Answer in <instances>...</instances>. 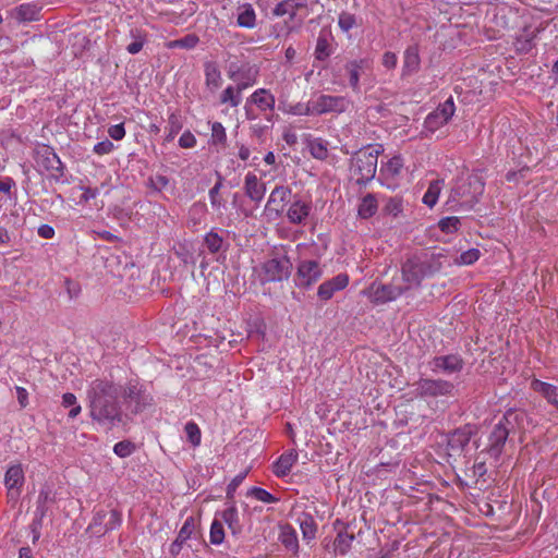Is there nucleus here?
<instances>
[{
	"label": "nucleus",
	"instance_id": "5",
	"mask_svg": "<svg viewBox=\"0 0 558 558\" xmlns=\"http://www.w3.org/2000/svg\"><path fill=\"white\" fill-rule=\"evenodd\" d=\"M35 162L40 169L50 172V178L60 181L63 177L64 167L53 148L48 145H40L35 150Z\"/></svg>",
	"mask_w": 558,
	"mask_h": 558
},
{
	"label": "nucleus",
	"instance_id": "55",
	"mask_svg": "<svg viewBox=\"0 0 558 558\" xmlns=\"http://www.w3.org/2000/svg\"><path fill=\"white\" fill-rule=\"evenodd\" d=\"M183 128V123L181 121V117L177 113H171L168 119V130L171 133L178 134Z\"/></svg>",
	"mask_w": 558,
	"mask_h": 558
},
{
	"label": "nucleus",
	"instance_id": "32",
	"mask_svg": "<svg viewBox=\"0 0 558 558\" xmlns=\"http://www.w3.org/2000/svg\"><path fill=\"white\" fill-rule=\"evenodd\" d=\"M204 243L211 254H216L220 251H227L229 246L225 238L215 230L209 231L205 235Z\"/></svg>",
	"mask_w": 558,
	"mask_h": 558
},
{
	"label": "nucleus",
	"instance_id": "14",
	"mask_svg": "<svg viewBox=\"0 0 558 558\" xmlns=\"http://www.w3.org/2000/svg\"><path fill=\"white\" fill-rule=\"evenodd\" d=\"M454 112L453 100L449 98L445 101L441 108H438L435 112L427 116L425 123L428 128L441 125L448 122Z\"/></svg>",
	"mask_w": 558,
	"mask_h": 558
},
{
	"label": "nucleus",
	"instance_id": "25",
	"mask_svg": "<svg viewBox=\"0 0 558 558\" xmlns=\"http://www.w3.org/2000/svg\"><path fill=\"white\" fill-rule=\"evenodd\" d=\"M298 453L295 451H290L288 453L282 454L272 466L274 473L278 477H284L287 476L293 464L296 462Z\"/></svg>",
	"mask_w": 558,
	"mask_h": 558
},
{
	"label": "nucleus",
	"instance_id": "61",
	"mask_svg": "<svg viewBox=\"0 0 558 558\" xmlns=\"http://www.w3.org/2000/svg\"><path fill=\"white\" fill-rule=\"evenodd\" d=\"M108 134L116 141L122 140L125 136V129L123 123L111 125L108 130Z\"/></svg>",
	"mask_w": 558,
	"mask_h": 558
},
{
	"label": "nucleus",
	"instance_id": "2",
	"mask_svg": "<svg viewBox=\"0 0 558 558\" xmlns=\"http://www.w3.org/2000/svg\"><path fill=\"white\" fill-rule=\"evenodd\" d=\"M442 254L414 255L408 258L401 267L402 279L409 287H420L423 279L432 277L442 268Z\"/></svg>",
	"mask_w": 558,
	"mask_h": 558
},
{
	"label": "nucleus",
	"instance_id": "37",
	"mask_svg": "<svg viewBox=\"0 0 558 558\" xmlns=\"http://www.w3.org/2000/svg\"><path fill=\"white\" fill-rule=\"evenodd\" d=\"M275 16L289 15V20L293 21L296 16L295 0H283L279 2L272 10Z\"/></svg>",
	"mask_w": 558,
	"mask_h": 558
},
{
	"label": "nucleus",
	"instance_id": "28",
	"mask_svg": "<svg viewBox=\"0 0 558 558\" xmlns=\"http://www.w3.org/2000/svg\"><path fill=\"white\" fill-rule=\"evenodd\" d=\"M236 24L243 28H254L256 25V13L251 3L241 4L238 8Z\"/></svg>",
	"mask_w": 558,
	"mask_h": 558
},
{
	"label": "nucleus",
	"instance_id": "47",
	"mask_svg": "<svg viewBox=\"0 0 558 558\" xmlns=\"http://www.w3.org/2000/svg\"><path fill=\"white\" fill-rule=\"evenodd\" d=\"M211 142L215 145H226L227 134L226 129L220 122H214L211 124Z\"/></svg>",
	"mask_w": 558,
	"mask_h": 558
},
{
	"label": "nucleus",
	"instance_id": "4",
	"mask_svg": "<svg viewBox=\"0 0 558 558\" xmlns=\"http://www.w3.org/2000/svg\"><path fill=\"white\" fill-rule=\"evenodd\" d=\"M350 101L343 96L320 95L316 100L310 101L302 113L325 114V113H342L349 108Z\"/></svg>",
	"mask_w": 558,
	"mask_h": 558
},
{
	"label": "nucleus",
	"instance_id": "9",
	"mask_svg": "<svg viewBox=\"0 0 558 558\" xmlns=\"http://www.w3.org/2000/svg\"><path fill=\"white\" fill-rule=\"evenodd\" d=\"M518 414L513 411L507 412L501 421L495 426L493 435H490V456L500 451V447L505 444L510 429L508 425L511 420L517 418Z\"/></svg>",
	"mask_w": 558,
	"mask_h": 558
},
{
	"label": "nucleus",
	"instance_id": "11",
	"mask_svg": "<svg viewBox=\"0 0 558 558\" xmlns=\"http://www.w3.org/2000/svg\"><path fill=\"white\" fill-rule=\"evenodd\" d=\"M471 434L469 427L458 428L450 433L447 440L448 456H460L463 448L469 444Z\"/></svg>",
	"mask_w": 558,
	"mask_h": 558
},
{
	"label": "nucleus",
	"instance_id": "1",
	"mask_svg": "<svg viewBox=\"0 0 558 558\" xmlns=\"http://www.w3.org/2000/svg\"><path fill=\"white\" fill-rule=\"evenodd\" d=\"M121 395V386L107 379H95L87 390L92 420L107 429L125 425L128 416L120 403Z\"/></svg>",
	"mask_w": 558,
	"mask_h": 558
},
{
	"label": "nucleus",
	"instance_id": "22",
	"mask_svg": "<svg viewBox=\"0 0 558 558\" xmlns=\"http://www.w3.org/2000/svg\"><path fill=\"white\" fill-rule=\"evenodd\" d=\"M434 365L446 373H456L462 369L463 361L459 355L450 354L435 357Z\"/></svg>",
	"mask_w": 558,
	"mask_h": 558
},
{
	"label": "nucleus",
	"instance_id": "62",
	"mask_svg": "<svg viewBox=\"0 0 558 558\" xmlns=\"http://www.w3.org/2000/svg\"><path fill=\"white\" fill-rule=\"evenodd\" d=\"M112 149H113V144H112V142H110L109 140H105V141H102V142H99V143H97V144L94 146V151H95L97 155H105V154H109Z\"/></svg>",
	"mask_w": 558,
	"mask_h": 558
},
{
	"label": "nucleus",
	"instance_id": "27",
	"mask_svg": "<svg viewBox=\"0 0 558 558\" xmlns=\"http://www.w3.org/2000/svg\"><path fill=\"white\" fill-rule=\"evenodd\" d=\"M535 29L531 27H524L515 37L514 47L519 52H529L535 41Z\"/></svg>",
	"mask_w": 558,
	"mask_h": 558
},
{
	"label": "nucleus",
	"instance_id": "51",
	"mask_svg": "<svg viewBox=\"0 0 558 558\" xmlns=\"http://www.w3.org/2000/svg\"><path fill=\"white\" fill-rule=\"evenodd\" d=\"M356 21L353 14L348 12H342L339 14L338 25L343 32H349L353 26H355Z\"/></svg>",
	"mask_w": 558,
	"mask_h": 558
},
{
	"label": "nucleus",
	"instance_id": "40",
	"mask_svg": "<svg viewBox=\"0 0 558 558\" xmlns=\"http://www.w3.org/2000/svg\"><path fill=\"white\" fill-rule=\"evenodd\" d=\"M441 182L442 181H439V180L430 182L426 193L423 196V203L425 205L433 207L437 203V199H438V196H439V193L441 190V186H440Z\"/></svg>",
	"mask_w": 558,
	"mask_h": 558
},
{
	"label": "nucleus",
	"instance_id": "21",
	"mask_svg": "<svg viewBox=\"0 0 558 558\" xmlns=\"http://www.w3.org/2000/svg\"><path fill=\"white\" fill-rule=\"evenodd\" d=\"M54 501L56 496L52 488L49 485H44L38 494L35 515L44 518L50 505H52Z\"/></svg>",
	"mask_w": 558,
	"mask_h": 558
},
{
	"label": "nucleus",
	"instance_id": "18",
	"mask_svg": "<svg viewBox=\"0 0 558 558\" xmlns=\"http://www.w3.org/2000/svg\"><path fill=\"white\" fill-rule=\"evenodd\" d=\"M40 9L34 3H23L10 11V16L19 23L37 21Z\"/></svg>",
	"mask_w": 558,
	"mask_h": 558
},
{
	"label": "nucleus",
	"instance_id": "53",
	"mask_svg": "<svg viewBox=\"0 0 558 558\" xmlns=\"http://www.w3.org/2000/svg\"><path fill=\"white\" fill-rule=\"evenodd\" d=\"M247 474V471L236 475L227 486V498L229 500H232L234 497V493L238 488V486L242 483V481L245 478Z\"/></svg>",
	"mask_w": 558,
	"mask_h": 558
},
{
	"label": "nucleus",
	"instance_id": "42",
	"mask_svg": "<svg viewBox=\"0 0 558 558\" xmlns=\"http://www.w3.org/2000/svg\"><path fill=\"white\" fill-rule=\"evenodd\" d=\"M187 441L193 446L197 447L201 445L202 433L198 425L195 422H187L184 426Z\"/></svg>",
	"mask_w": 558,
	"mask_h": 558
},
{
	"label": "nucleus",
	"instance_id": "45",
	"mask_svg": "<svg viewBox=\"0 0 558 558\" xmlns=\"http://www.w3.org/2000/svg\"><path fill=\"white\" fill-rule=\"evenodd\" d=\"M247 496H251V497H253L259 501L266 502V504H272V502L278 501V498H276L269 492H267L266 489L260 488V487H252L247 492Z\"/></svg>",
	"mask_w": 558,
	"mask_h": 558
},
{
	"label": "nucleus",
	"instance_id": "54",
	"mask_svg": "<svg viewBox=\"0 0 558 558\" xmlns=\"http://www.w3.org/2000/svg\"><path fill=\"white\" fill-rule=\"evenodd\" d=\"M480 257V251L476 248H471L463 252L459 257V263L462 265H471L476 262Z\"/></svg>",
	"mask_w": 558,
	"mask_h": 558
},
{
	"label": "nucleus",
	"instance_id": "23",
	"mask_svg": "<svg viewBox=\"0 0 558 558\" xmlns=\"http://www.w3.org/2000/svg\"><path fill=\"white\" fill-rule=\"evenodd\" d=\"M193 530H194V519L190 517L185 520L183 526L179 531L177 538L170 545V554L172 556L179 555V553L182 548V545L191 537Z\"/></svg>",
	"mask_w": 558,
	"mask_h": 558
},
{
	"label": "nucleus",
	"instance_id": "52",
	"mask_svg": "<svg viewBox=\"0 0 558 558\" xmlns=\"http://www.w3.org/2000/svg\"><path fill=\"white\" fill-rule=\"evenodd\" d=\"M221 186H222V178L219 175L216 184L209 190L210 204L217 208H219L222 205L221 198L219 197V191H220Z\"/></svg>",
	"mask_w": 558,
	"mask_h": 558
},
{
	"label": "nucleus",
	"instance_id": "7",
	"mask_svg": "<svg viewBox=\"0 0 558 558\" xmlns=\"http://www.w3.org/2000/svg\"><path fill=\"white\" fill-rule=\"evenodd\" d=\"M322 277V269L316 260H303L299 264L295 284L300 288H310Z\"/></svg>",
	"mask_w": 558,
	"mask_h": 558
},
{
	"label": "nucleus",
	"instance_id": "43",
	"mask_svg": "<svg viewBox=\"0 0 558 558\" xmlns=\"http://www.w3.org/2000/svg\"><path fill=\"white\" fill-rule=\"evenodd\" d=\"M353 539L354 536L352 534L347 532H339L335 539V549L338 550L341 555H344L351 547Z\"/></svg>",
	"mask_w": 558,
	"mask_h": 558
},
{
	"label": "nucleus",
	"instance_id": "8",
	"mask_svg": "<svg viewBox=\"0 0 558 558\" xmlns=\"http://www.w3.org/2000/svg\"><path fill=\"white\" fill-rule=\"evenodd\" d=\"M454 386L442 379H421L416 383V391L422 397H438L450 395Z\"/></svg>",
	"mask_w": 558,
	"mask_h": 558
},
{
	"label": "nucleus",
	"instance_id": "15",
	"mask_svg": "<svg viewBox=\"0 0 558 558\" xmlns=\"http://www.w3.org/2000/svg\"><path fill=\"white\" fill-rule=\"evenodd\" d=\"M244 190L251 201L259 203L264 198L266 185L259 181L256 174L248 172L245 177Z\"/></svg>",
	"mask_w": 558,
	"mask_h": 558
},
{
	"label": "nucleus",
	"instance_id": "63",
	"mask_svg": "<svg viewBox=\"0 0 558 558\" xmlns=\"http://www.w3.org/2000/svg\"><path fill=\"white\" fill-rule=\"evenodd\" d=\"M43 519L44 518H39V517L35 515V519L33 520V522L31 524V531L33 534V543H36L40 537V529H41V524H43Z\"/></svg>",
	"mask_w": 558,
	"mask_h": 558
},
{
	"label": "nucleus",
	"instance_id": "41",
	"mask_svg": "<svg viewBox=\"0 0 558 558\" xmlns=\"http://www.w3.org/2000/svg\"><path fill=\"white\" fill-rule=\"evenodd\" d=\"M439 229L447 234L459 231L461 227V219L456 216L445 217L438 221Z\"/></svg>",
	"mask_w": 558,
	"mask_h": 558
},
{
	"label": "nucleus",
	"instance_id": "33",
	"mask_svg": "<svg viewBox=\"0 0 558 558\" xmlns=\"http://www.w3.org/2000/svg\"><path fill=\"white\" fill-rule=\"evenodd\" d=\"M377 208V199L374 194L369 193L362 198L357 214L362 219H368L376 214Z\"/></svg>",
	"mask_w": 558,
	"mask_h": 558
},
{
	"label": "nucleus",
	"instance_id": "44",
	"mask_svg": "<svg viewBox=\"0 0 558 558\" xmlns=\"http://www.w3.org/2000/svg\"><path fill=\"white\" fill-rule=\"evenodd\" d=\"M311 155L319 160H324L328 156V149L322 140H314L308 143Z\"/></svg>",
	"mask_w": 558,
	"mask_h": 558
},
{
	"label": "nucleus",
	"instance_id": "30",
	"mask_svg": "<svg viewBox=\"0 0 558 558\" xmlns=\"http://www.w3.org/2000/svg\"><path fill=\"white\" fill-rule=\"evenodd\" d=\"M24 484V471L21 464L11 465L4 475L7 488H21Z\"/></svg>",
	"mask_w": 558,
	"mask_h": 558
},
{
	"label": "nucleus",
	"instance_id": "29",
	"mask_svg": "<svg viewBox=\"0 0 558 558\" xmlns=\"http://www.w3.org/2000/svg\"><path fill=\"white\" fill-rule=\"evenodd\" d=\"M298 522L300 523L302 535L305 541L310 542L316 537L317 524L312 514L302 512L298 518Z\"/></svg>",
	"mask_w": 558,
	"mask_h": 558
},
{
	"label": "nucleus",
	"instance_id": "38",
	"mask_svg": "<svg viewBox=\"0 0 558 558\" xmlns=\"http://www.w3.org/2000/svg\"><path fill=\"white\" fill-rule=\"evenodd\" d=\"M331 54V48L328 41L327 36L324 33H320L315 48V58L319 61H325Z\"/></svg>",
	"mask_w": 558,
	"mask_h": 558
},
{
	"label": "nucleus",
	"instance_id": "12",
	"mask_svg": "<svg viewBox=\"0 0 558 558\" xmlns=\"http://www.w3.org/2000/svg\"><path fill=\"white\" fill-rule=\"evenodd\" d=\"M408 288L402 287H396L391 284H379V286H372L373 290V301L377 304H384L390 301L396 300L400 295H402Z\"/></svg>",
	"mask_w": 558,
	"mask_h": 558
},
{
	"label": "nucleus",
	"instance_id": "59",
	"mask_svg": "<svg viewBox=\"0 0 558 558\" xmlns=\"http://www.w3.org/2000/svg\"><path fill=\"white\" fill-rule=\"evenodd\" d=\"M149 181H150V186L155 191H158V192H160L162 189H165L169 183L168 178L166 175H161V174H158L155 178H150Z\"/></svg>",
	"mask_w": 558,
	"mask_h": 558
},
{
	"label": "nucleus",
	"instance_id": "58",
	"mask_svg": "<svg viewBox=\"0 0 558 558\" xmlns=\"http://www.w3.org/2000/svg\"><path fill=\"white\" fill-rule=\"evenodd\" d=\"M179 145L182 148H192L196 145V138L190 131H186L180 136Z\"/></svg>",
	"mask_w": 558,
	"mask_h": 558
},
{
	"label": "nucleus",
	"instance_id": "60",
	"mask_svg": "<svg viewBox=\"0 0 558 558\" xmlns=\"http://www.w3.org/2000/svg\"><path fill=\"white\" fill-rule=\"evenodd\" d=\"M384 210L387 214H391L393 216H397L402 210V204H401V202L399 199L391 198L386 204Z\"/></svg>",
	"mask_w": 558,
	"mask_h": 558
},
{
	"label": "nucleus",
	"instance_id": "10",
	"mask_svg": "<svg viewBox=\"0 0 558 558\" xmlns=\"http://www.w3.org/2000/svg\"><path fill=\"white\" fill-rule=\"evenodd\" d=\"M348 284L349 276L347 274H338L318 287L317 296L322 301H328L336 292L343 290Z\"/></svg>",
	"mask_w": 558,
	"mask_h": 558
},
{
	"label": "nucleus",
	"instance_id": "34",
	"mask_svg": "<svg viewBox=\"0 0 558 558\" xmlns=\"http://www.w3.org/2000/svg\"><path fill=\"white\" fill-rule=\"evenodd\" d=\"M251 101L262 110L272 109L275 106V97L264 88L254 92Z\"/></svg>",
	"mask_w": 558,
	"mask_h": 558
},
{
	"label": "nucleus",
	"instance_id": "24",
	"mask_svg": "<svg viewBox=\"0 0 558 558\" xmlns=\"http://www.w3.org/2000/svg\"><path fill=\"white\" fill-rule=\"evenodd\" d=\"M279 541L293 555L298 554L299 541L296 531L290 524H284L280 527Z\"/></svg>",
	"mask_w": 558,
	"mask_h": 558
},
{
	"label": "nucleus",
	"instance_id": "56",
	"mask_svg": "<svg viewBox=\"0 0 558 558\" xmlns=\"http://www.w3.org/2000/svg\"><path fill=\"white\" fill-rule=\"evenodd\" d=\"M121 522L120 513L117 510L110 511L109 520L105 523L102 533L116 529Z\"/></svg>",
	"mask_w": 558,
	"mask_h": 558
},
{
	"label": "nucleus",
	"instance_id": "6",
	"mask_svg": "<svg viewBox=\"0 0 558 558\" xmlns=\"http://www.w3.org/2000/svg\"><path fill=\"white\" fill-rule=\"evenodd\" d=\"M292 263L286 255L266 260L263 266L262 282H276L287 280L292 271Z\"/></svg>",
	"mask_w": 558,
	"mask_h": 558
},
{
	"label": "nucleus",
	"instance_id": "26",
	"mask_svg": "<svg viewBox=\"0 0 558 558\" xmlns=\"http://www.w3.org/2000/svg\"><path fill=\"white\" fill-rule=\"evenodd\" d=\"M531 386L534 391L541 393L549 403L558 408V387L538 379H534Z\"/></svg>",
	"mask_w": 558,
	"mask_h": 558
},
{
	"label": "nucleus",
	"instance_id": "57",
	"mask_svg": "<svg viewBox=\"0 0 558 558\" xmlns=\"http://www.w3.org/2000/svg\"><path fill=\"white\" fill-rule=\"evenodd\" d=\"M402 167L403 160L400 156L392 157L387 163V169L392 175L399 174Z\"/></svg>",
	"mask_w": 558,
	"mask_h": 558
},
{
	"label": "nucleus",
	"instance_id": "17",
	"mask_svg": "<svg viewBox=\"0 0 558 558\" xmlns=\"http://www.w3.org/2000/svg\"><path fill=\"white\" fill-rule=\"evenodd\" d=\"M290 187L278 185L271 191L266 207L280 213L283 210L284 204L290 201Z\"/></svg>",
	"mask_w": 558,
	"mask_h": 558
},
{
	"label": "nucleus",
	"instance_id": "20",
	"mask_svg": "<svg viewBox=\"0 0 558 558\" xmlns=\"http://www.w3.org/2000/svg\"><path fill=\"white\" fill-rule=\"evenodd\" d=\"M368 65L367 59L352 60L345 64L344 68L349 73V84L354 92L360 90V71L368 68Z\"/></svg>",
	"mask_w": 558,
	"mask_h": 558
},
{
	"label": "nucleus",
	"instance_id": "39",
	"mask_svg": "<svg viewBox=\"0 0 558 558\" xmlns=\"http://www.w3.org/2000/svg\"><path fill=\"white\" fill-rule=\"evenodd\" d=\"M130 37L133 39V41L131 44H129L125 49L129 53L131 54H136L138 53L143 47H144V44H145V35L143 34L142 31L137 29V28H134V29H131L130 31Z\"/></svg>",
	"mask_w": 558,
	"mask_h": 558
},
{
	"label": "nucleus",
	"instance_id": "50",
	"mask_svg": "<svg viewBox=\"0 0 558 558\" xmlns=\"http://www.w3.org/2000/svg\"><path fill=\"white\" fill-rule=\"evenodd\" d=\"M220 100L222 104L230 102L232 107H238L241 102V96L235 92L232 86H228L221 94Z\"/></svg>",
	"mask_w": 558,
	"mask_h": 558
},
{
	"label": "nucleus",
	"instance_id": "35",
	"mask_svg": "<svg viewBox=\"0 0 558 558\" xmlns=\"http://www.w3.org/2000/svg\"><path fill=\"white\" fill-rule=\"evenodd\" d=\"M206 84L209 87L218 88L221 82V72L216 62L209 61L205 63Z\"/></svg>",
	"mask_w": 558,
	"mask_h": 558
},
{
	"label": "nucleus",
	"instance_id": "16",
	"mask_svg": "<svg viewBox=\"0 0 558 558\" xmlns=\"http://www.w3.org/2000/svg\"><path fill=\"white\" fill-rule=\"evenodd\" d=\"M421 58L418 53V46H409L403 54L402 76H408L416 73L420 70Z\"/></svg>",
	"mask_w": 558,
	"mask_h": 558
},
{
	"label": "nucleus",
	"instance_id": "3",
	"mask_svg": "<svg viewBox=\"0 0 558 558\" xmlns=\"http://www.w3.org/2000/svg\"><path fill=\"white\" fill-rule=\"evenodd\" d=\"M378 154L377 149L364 148L351 157L350 174L357 185H366L375 178Z\"/></svg>",
	"mask_w": 558,
	"mask_h": 558
},
{
	"label": "nucleus",
	"instance_id": "36",
	"mask_svg": "<svg viewBox=\"0 0 558 558\" xmlns=\"http://www.w3.org/2000/svg\"><path fill=\"white\" fill-rule=\"evenodd\" d=\"M494 23L497 27V32L500 29L507 28L509 24L510 15H513L511 9L507 5H496L495 9Z\"/></svg>",
	"mask_w": 558,
	"mask_h": 558
},
{
	"label": "nucleus",
	"instance_id": "13",
	"mask_svg": "<svg viewBox=\"0 0 558 558\" xmlns=\"http://www.w3.org/2000/svg\"><path fill=\"white\" fill-rule=\"evenodd\" d=\"M123 397L130 403H134L132 413L137 414L142 412L147 405L150 404V398L136 385H129L123 390Z\"/></svg>",
	"mask_w": 558,
	"mask_h": 558
},
{
	"label": "nucleus",
	"instance_id": "46",
	"mask_svg": "<svg viewBox=\"0 0 558 558\" xmlns=\"http://www.w3.org/2000/svg\"><path fill=\"white\" fill-rule=\"evenodd\" d=\"M210 543L215 545H219L225 539V530L223 525L219 520H214L210 527L209 534Z\"/></svg>",
	"mask_w": 558,
	"mask_h": 558
},
{
	"label": "nucleus",
	"instance_id": "49",
	"mask_svg": "<svg viewBox=\"0 0 558 558\" xmlns=\"http://www.w3.org/2000/svg\"><path fill=\"white\" fill-rule=\"evenodd\" d=\"M198 40L199 39L195 34H187L180 39L171 41L170 47L192 49L197 45Z\"/></svg>",
	"mask_w": 558,
	"mask_h": 558
},
{
	"label": "nucleus",
	"instance_id": "19",
	"mask_svg": "<svg viewBox=\"0 0 558 558\" xmlns=\"http://www.w3.org/2000/svg\"><path fill=\"white\" fill-rule=\"evenodd\" d=\"M311 203H305L301 199H295L287 211V217L291 223L302 225L308 217L311 211Z\"/></svg>",
	"mask_w": 558,
	"mask_h": 558
},
{
	"label": "nucleus",
	"instance_id": "31",
	"mask_svg": "<svg viewBox=\"0 0 558 558\" xmlns=\"http://www.w3.org/2000/svg\"><path fill=\"white\" fill-rule=\"evenodd\" d=\"M221 519L227 523L233 535H238L242 532V525L239 520V514L234 502L221 512Z\"/></svg>",
	"mask_w": 558,
	"mask_h": 558
},
{
	"label": "nucleus",
	"instance_id": "64",
	"mask_svg": "<svg viewBox=\"0 0 558 558\" xmlns=\"http://www.w3.org/2000/svg\"><path fill=\"white\" fill-rule=\"evenodd\" d=\"M383 65L387 69H393L397 65V56L391 51H387L383 56Z\"/></svg>",
	"mask_w": 558,
	"mask_h": 558
},
{
	"label": "nucleus",
	"instance_id": "48",
	"mask_svg": "<svg viewBox=\"0 0 558 558\" xmlns=\"http://www.w3.org/2000/svg\"><path fill=\"white\" fill-rule=\"evenodd\" d=\"M135 450V445L131 440H122L114 445L113 452L120 458L131 456Z\"/></svg>",
	"mask_w": 558,
	"mask_h": 558
}]
</instances>
